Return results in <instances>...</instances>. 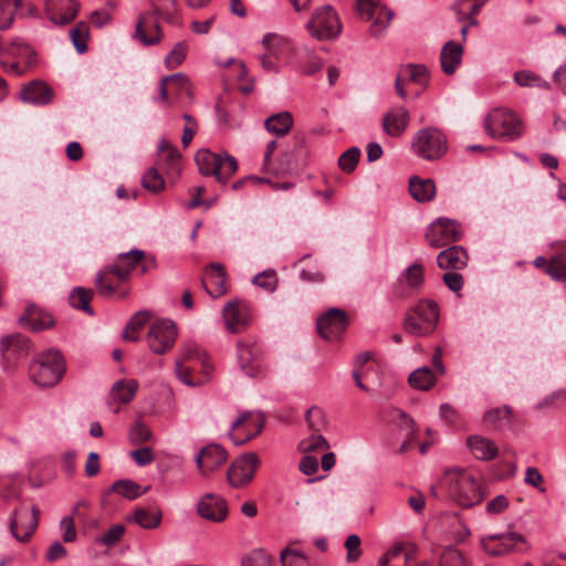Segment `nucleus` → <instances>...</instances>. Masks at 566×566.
I'll return each instance as SVG.
<instances>
[{
    "instance_id": "nucleus-22",
    "label": "nucleus",
    "mask_w": 566,
    "mask_h": 566,
    "mask_svg": "<svg viewBox=\"0 0 566 566\" xmlns=\"http://www.w3.org/2000/svg\"><path fill=\"white\" fill-rule=\"evenodd\" d=\"M198 514L212 522H222L228 516L227 502L213 493L205 494L197 504Z\"/></svg>"
},
{
    "instance_id": "nucleus-24",
    "label": "nucleus",
    "mask_w": 566,
    "mask_h": 566,
    "mask_svg": "<svg viewBox=\"0 0 566 566\" xmlns=\"http://www.w3.org/2000/svg\"><path fill=\"white\" fill-rule=\"evenodd\" d=\"M20 97L24 103L43 106L53 101L54 92L45 82L34 80L23 86Z\"/></svg>"
},
{
    "instance_id": "nucleus-45",
    "label": "nucleus",
    "mask_w": 566,
    "mask_h": 566,
    "mask_svg": "<svg viewBox=\"0 0 566 566\" xmlns=\"http://www.w3.org/2000/svg\"><path fill=\"white\" fill-rule=\"evenodd\" d=\"M150 315L148 312H138L134 314L128 321L125 329L123 331L122 337L125 340L136 342L138 337L135 335L144 325L149 321Z\"/></svg>"
},
{
    "instance_id": "nucleus-35",
    "label": "nucleus",
    "mask_w": 566,
    "mask_h": 566,
    "mask_svg": "<svg viewBox=\"0 0 566 566\" xmlns=\"http://www.w3.org/2000/svg\"><path fill=\"white\" fill-rule=\"evenodd\" d=\"M163 512L158 507H138L132 520L145 530H154L160 525ZM130 521V518H128Z\"/></svg>"
},
{
    "instance_id": "nucleus-14",
    "label": "nucleus",
    "mask_w": 566,
    "mask_h": 566,
    "mask_svg": "<svg viewBox=\"0 0 566 566\" xmlns=\"http://www.w3.org/2000/svg\"><path fill=\"white\" fill-rule=\"evenodd\" d=\"M176 338V325L169 319H163L154 323L147 334L148 346L150 350L157 355H163L170 350Z\"/></svg>"
},
{
    "instance_id": "nucleus-54",
    "label": "nucleus",
    "mask_w": 566,
    "mask_h": 566,
    "mask_svg": "<svg viewBox=\"0 0 566 566\" xmlns=\"http://www.w3.org/2000/svg\"><path fill=\"white\" fill-rule=\"evenodd\" d=\"M280 562L282 566H310V560L305 554L289 547L281 552Z\"/></svg>"
},
{
    "instance_id": "nucleus-53",
    "label": "nucleus",
    "mask_w": 566,
    "mask_h": 566,
    "mask_svg": "<svg viewBox=\"0 0 566 566\" xmlns=\"http://www.w3.org/2000/svg\"><path fill=\"white\" fill-rule=\"evenodd\" d=\"M142 185L145 189L157 193L165 188V180L156 167L149 168L142 178Z\"/></svg>"
},
{
    "instance_id": "nucleus-3",
    "label": "nucleus",
    "mask_w": 566,
    "mask_h": 566,
    "mask_svg": "<svg viewBox=\"0 0 566 566\" xmlns=\"http://www.w3.org/2000/svg\"><path fill=\"white\" fill-rule=\"evenodd\" d=\"M195 161L202 176H213L221 185H226L238 170L237 159L226 151L217 154L209 149H200L195 156Z\"/></svg>"
},
{
    "instance_id": "nucleus-55",
    "label": "nucleus",
    "mask_w": 566,
    "mask_h": 566,
    "mask_svg": "<svg viewBox=\"0 0 566 566\" xmlns=\"http://www.w3.org/2000/svg\"><path fill=\"white\" fill-rule=\"evenodd\" d=\"M128 439L132 444H142L151 439V431L140 420H137L128 431Z\"/></svg>"
},
{
    "instance_id": "nucleus-52",
    "label": "nucleus",
    "mask_w": 566,
    "mask_h": 566,
    "mask_svg": "<svg viewBox=\"0 0 566 566\" xmlns=\"http://www.w3.org/2000/svg\"><path fill=\"white\" fill-rule=\"evenodd\" d=\"M0 53H8L13 56H34V52L31 50V48L23 43L20 39H14L9 44H4L1 35Z\"/></svg>"
},
{
    "instance_id": "nucleus-42",
    "label": "nucleus",
    "mask_w": 566,
    "mask_h": 566,
    "mask_svg": "<svg viewBox=\"0 0 566 566\" xmlns=\"http://www.w3.org/2000/svg\"><path fill=\"white\" fill-rule=\"evenodd\" d=\"M150 486L142 490V486L132 480H118L113 483L112 490L128 500H134L146 493Z\"/></svg>"
},
{
    "instance_id": "nucleus-13",
    "label": "nucleus",
    "mask_w": 566,
    "mask_h": 566,
    "mask_svg": "<svg viewBox=\"0 0 566 566\" xmlns=\"http://www.w3.org/2000/svg\"><path fill=\"white\" fill-rule=\"evenodd\" d=\"M39 510L32 506L30 510L20 506L14 510L10 517V531L13 537L19 542H28L39 525Z\"/></svg>"
},
{
    "instance_id": "nucleus-15",
    "label": "nucleus",
    "mask_w": 566,
    "mask_h": 566,
    "mask_svg": "<svg viewBox=\"0 0 566 566\" xmlns=\"http://www.w3.org/2000/svg\"><path fill=\"white\" fill-rule=\"evenodd\" d=\"M357 11L361 19L373 21L370 32L379 35L394 18V11L380 7L379 0H356Z\"/></svg>"
},
{
    "instance_id": "nucleus-31",
    "label": "nucleus",
    "mask_w": 566,
    "mask_h": 566,
    "mask_svg": "<svg viewBox=\"0 0 566 566\" xmlns=\"http://www.w3.org/2000/svg\"><path fill=\"white\" fill-rule=\"evenodd\" d=\"M88 507L86 500H80L73 506L70 515L64 516L60 522V528L62 531V539L64 543H74L77 539V532L75 528V518L84 517L82 509Z\"/></svg>"
},
{
    "instance_id": "nucleus-61",
    "label": "nucleus",
    "mask_w": 566,
    "mask_h": 566,
    "mask_svg": "<svg viewBox=\"0 0 566 566\" xmlns=\"http://www.w3.org/2000/svg\"><path fill=\"white\" fill-rule=\"evenodd\" d=\"M253 283L265 291L273 292L277 285L275 271L268 270L254 276Z\"/></svg>"
},
{
    "instance_id": "nucleus-19",
    "label": "nucleus",
    "mask_w": 566,
    "mask_h": 566,
    "mask_svg": "<svg viewBox=\"0 0 566 566\" xmlns=\"http://www.w3.org/2000/svg\"><path fill=\"white\" fill-rule=\"evenodd\" d=\"M75 0H45V13L55 25H65L72 22L78 11Z\"/></svg>"
},
{
    "instance_id": "nucleus-43",
    "label": "nucleus",
    "mask_w": 566,
    "mask_h": 566,
    "mask_svg": "<svg viewBox=\"0 0 566 566\" xmlns=\"http://www.w3.org/2000/svg\"><path fill=\"white\" fill-rule=\"evenodd\" d=\"M164 83H168L169 90L179 97L182 95L191 96L192 94L189 78L184 73L164 76Z\"/></svg>"
},
{
    "instance_id": "nucleus-9",
    "label": "nucleus",
    "mask_w": 566,
    "mask_h": 566,
    "mask_svg": "<svg viewBox=\"0 0 566 566\" xmlns=\"http://www.w3.org/2000/svg\"><path fill=\"white\" fill-rule=\"evenodd\" d=\"M462 235V227L457 220L440 217L429 224L424 239L431 248L439 249L460 241Z\"/></svg>"
},
{
    "instance_id": "nucleus-11",
    "label": "nucleus",
    "mask_w": 566,
    "mask_h": 566,
    "mask_svg": "<svg viewBox=\"0 0 566 566\" xmlns=\"http://www.w3.org/2000/svg\"><path fill=\"white\" fill-rule=\"evenodd\" d=\"M481 546L491 556H503L513 551L530 548L525 537L514 532L490 535L481 541Z\"/></svg>"
},
{
    "instance_id": "nucleus-33",
    "label": "nucleus",
    "mask_w": 566,
    "mask_h": 566,
    "mask_svg": "<svg viewBox=\"0 0 566 566\" xmlns=\"http://www.w3.org/2000/svg\"><path fill=\"white\" fill-rule=\"evenodd\" d=\"M138 388V384L134 379L124 380L119 379L115 381L112 386L111 392L108 395L107 402L112 405L113 402L128 403L133 400Z\"/></svg>"
},
{
    "instance_id": "nucleus-47",
    "label": "nucleus",
    "mask_w": 566,
    "mask_h": 566,
    "mask_svg": "<svg viewBox=\"0 0 566 566\" xmlns=\"http://www.w3.org/2000/svg\"><path fill=\"white\" fill-rule=\"evenodd\" d=\"M241 566H276V564L270 554L261 548H256L242 557Z\"/></svg>"
},
{
    "instance_id": "nucleus-10",
    "label": "nucleus",
    "mask_w": 566,
    "mask_h": 566,
    "mask_svg": "<svg viewBox=\"0 0 566 566\" xmlns=\"http://www.w3.org/2000/svg\"><path fill=\"white\" fill-rule=\"evenodd\" d=\"M145 261V252L139 249H132L128 252L119 253L112 264L106 265V272H112L120 283H125L130 279V273L140 265V272L146 273L149 271L150 264Z\"/></svg>"
},
{
    "instance_id": "nucleus-60",
    "label": "nucleus",
    "mask_w": 566,
    "mask_h": 566,
    "mask_svg": "<svg viewBox=\"0 0 566 566\" xmlns=\"http://www.w3.org/2000/svg\"><path fill=\"white\" fill-rule=\"evenodd\" d=\"M193 366H186L182 365V359H176L175 361V370L178 379L186 384L189 387H196L199 386L202 381L201 380H195L191 377Z\"/></svg>"
},
{
    "instance_id": "nucleus-36",
    "label": "nucleus",
    "mask_w": 566,
    "mask_h": 566,
    "mask_svg": "<svg viewBox=\"0 0 566 566\" xmlns=\"http://www.w3.org/2000/svg\"><path fill=\"white\" fill-rule=\"evenodd\" d=\"M265 128L276 136H285L293 126V116L290 112H280L266 118Z\"/></svg>"
},
{
    "instance_id": "nucleus-38",
    "label": "nucleus",
    "mask_w": 566,
    "mask_h": 566,
    "mask_svg": "<svg viewBox=\"0 0 566 566\" xmlns=\"http://www.w3.org/2000/svg\"><path fill=\"white\" fill-rule=\"evenodd\" d=\"M512 409L510 406L496 407L484 413L483 420L494 430H501L512 423Z\"/></svg>"
},
{
    "instance_id": "nucleus-1",
    "label": "nucleus",
    "mask_w": 566,
    "mask_h": 566,
    "mask_svg": "<svg viewBox=\"0 0 566 566\" xmlns=\"http://www.w3.org/2000/svg\"><path fill=\"white\" fill-rule=\"evenodd\" d=\"M151 9L144 11L138 15L133 39L139 41L143 45H156L164 33L159 24V19L171 21L175 10V0H150Z\"/></svg>"
},
{
    "instance_id": "nucleus-58",
    "label": "nucleus",
    "mask_w": 566,
    "mask_h": 566,
    "mask_svg": "<svg viewBox=\"0 0 566 566\" xmlns=\"http://www.w3.org/2000/svg\"><path fill=\"white\" fill-rule=\"evenodd\" d=\"M305 420L310 430L319 432L326 426V419L323 410L316 406L311 407L305 415Z\"/></svg>"
},
{
    "instance_id": "nucleus-16",
    "label": "nucleus",
    "mask_w": 566,
    "mask_h": 566,
    "mask_svg": "<svg viewBox=\"0 0 566 566\" xmlns=\"http://www.w3.org/2000/svg\"><path fill=\"white\" fill-rule=\"evenodd\" d=\"M262 429V418L254 416L250 411H245L233 421L229 436L232 438L234 444L241 446L258 436Z\"/></svg>"
},
{
    "instance_id": "nucleus-34",
    "label": "nucleus",
    "mask_w": 566,
    "mask_h": 566,
    "mask_svg": "<svg viewBox=\"0 0 566 566\" xmlns=\"http://www.w3.org/2000/svg\"><path fill=\"white\" fill-rule=\"evenodd\" d=\"M409 192L418 202H429L436 196V184L431 179L413 176L409 180Z\"/></svg>"
},
{
    "instance_id": "nucleus-30",
    "label": "nucleus",
    "mask_w": 566,
    "mask_h": 566,
    "mask_svg": "<svg viewBox=\"0 0 566 566\" xmlns=\"http://www.w3.org/2000/svg\"><path fill=\"white\" fill-rule=\"evenodd\" d=\"M463 46L454 41H448L441 50L440 62L442 71L452 75L462 62Z\"/></svg>"
},
{
    "instance_id": "nucleus-59",
    "label": "nucleus",
    "mask_w": 566,
    "mask_h": 566,
    "mask_svg": "<svg viewBox=\"0 0 566 566\" xmlns=\"http://www.w3.org/2000/svg\"><path fill=\"white\" fill-rule=\"evenodd\" d=\"M439 566H469V564L459 551L449 547L441 554Z\"/></svg>"
},
{
    "instance_id": "nucleus-62",
    "label": "nucleus",
    "mask_w": 566,
    "mask_h": 566,
    "mask_svg": "<svg viewBox=\"0 0 566 566\" xmlns=\"http://www.w3.org/2000/svg\"><path fill=\"white\" fill-rule=\"evenodd\" d=\"M360 537L356 534L349 535L345 542V547L347 549L346 560L348 563L356 562L360 554Z\"/></svg>"
},
{
    "instance_id": "nucleus-4",
    "label": "nucleus",
    "mask_w": 566,
    "mask_h": 566,
    "mask_svg": "<svg viewBox=\"0 0 566 566\" xmlns=\"http://www.w3.org/2000/svg\"><path fill=\"white\" fill-rule=\"evenodd\" d=\"M29 373L32 381L38 386H55L65 373L63 356L57 350H48L30 365Z\"/></svg>"
},
{
    "instance_id": "nucleus-44",
    "label": "nucleus",
    "mask_w": 566,
    "mask_h": 566,
    "mask_svg": "<svg viewBox=\"0 0 566 566\" xmlns=\"http://www.w3.org/2000/svg\"><path fill=\"white\" fill-rule=\"evenodd\" d=\"M400 280L413 290H419L424 283V266L421 263L410 264L401 274Z\"/></svg>"
},
{
    "instance_id": "nucleus-46",
    "label": "nucleus",
    "mask_w": 566,
    "mask_h": 566,
    "mask_svg": "<svg viewBox=\"0 0 566 566\" xmlns=\"http://www.w3.org/2000/svg\"><path fill=\"white\" fill-rule=\"evenodd\" d=\"M22 0H0V30H8L15 15V10L21 7Z\"/></svg>"
},
{
    "instance_id": "nucleus-28",
    "label": "nucleus",
    "mask_w": 566,
    "mask_h": 566,
    "mask_svg": "<svg viewBox=\"0 0 566 566\" xmlns=\"http://www.w3.org/2000/svg\"><path fill=\"white\" fill-rule=\"evenodd\" d=\"M467 251L460 245H451L437 256V264L442 270H460L467 265Z\"/></svg>"
},
{
    "instance_id": "nucleus-12",
    "label": "nucleus",
    "mask_w": 566,
    "mask_h": 566,
    "mask_svg": "<svg viewBox=\"0 0 566 566\" xmlns=\"http://www.w3.org/2000/svg\"><path fill=\"white\" fill-rule=\"evenodd\" d=\"M260 460L255 453H244L237 458L227 471L228 483L235 489H242L253 480Z\"/></svg>"
},
{
    "instance_id": "nucleus-26",
    "label": "nucleus",
    "mask_w": 566,
    "mask_h": 566,
    "mask_svg": "<svg viewBox=\"0 0 566 566\" xmlns=\"http://www.w3.org/2000/svg\"><path fill=\"white\" fill-rule=\"evenodd\" d=\"M382 129L391 137H400L409 124V113L402 107H394L382 116Z\"/></svg>"
},
{
    "instance_id": "nucleus-5",
    "label": "nucleus",
    "mask_w": 566,
    "mask_h": 566,
    "mask_svg": "<svg viewBox=\"0 0 566 566\" xmlns=\"http://www.w3.org/2000/svg\"><path fill=\"white\" fill-rule=\"evenodd\" d=\"M411 146L420 158L433 161L444 156L448 140L440 129L426 127L416 133Z\"/></svg>"
},
{
    "instance_id": "nucleus-39",
    "label": "nucleus",
    "mask_w": 566,
    "mask_h": 566,
    "mask_svg": "<svg viewBox=\"0 0 566 566\" xmlns=\"http://www.w3.org/2000/svg\"><path fill=\"white\" fill-rule=\"evenodd\" d=\"M258 349L242 342L238 343V359L244 374L253 376L259 368L255 364Z\"/></svg>"
},
{
    "instance_id": "nucleus-29",
    "label": "nucleus",
    "mask_w": 566,
    "mask_h": 566,
    "mask_svg": "<svg viewBox=\"0 0 566 566\" xmlns=\"http://www.w3.org/2000/svg\"><path fill=\"white\" fill-rule=\"evenodd\" d=\"M467 446L475 459L491 461L499 454V448L491 440L482 436H470L467 439Z\"/></svg>"
},
{
    "instance_id": "nucleus-2",
    "label": "nucleus",
    "mask_w": 566,
    "mask_h": 566,
    "mask_svg": "<svg viewBox=\"0 0 566 566\" xmlns=\"http://www.w3.org/2000/svg\"><path fill=\"white\" fill-rule=\"evenodd\" d=\"M441 483L450 499L462 507H471L485 497L480 482L465 470L447 471Z\"/></svg>"
},
{
    "instance_id": "nucleus-21",
    "label": "nucleus",
    "mask_w": 566,
    "mask_h": 566,
    "mask_svg": "<svg viewBox=\"0 0 566 566\" xmlns=\"http://www.w3.org/2000/svg\"><path fill=\"white\" fill-rule=\"evenodd\" d=\"M201 284L206 292L213 298L226 294L228 286L224 266L220 263H210L206 266Z\"/></svg>"
},
{
    "instance_id": "nucleus-40",
    "label": "nucleus",
    "mask_w": 566,
    "mask_h": 566,
    "mask_svg": "<svg viewBox=\"0 0 566 566\" xmlns=\"http://www.w3.org/2000/svg\"><path fill=\"white\" fill-rule=\"evenodd\" d=\"M93 290L85 287H74L70 294V304L76 310H81L88 315H93L94 311L91 306Z\"/></svg>"
},
{
    "instance_id": "nucleus-17",
    "label": "nucleus",
    "mask_w": 566,
    "mask_h": 566,
    "mask_svg": "<svg viewBox=\"0 0 566 566\" xmlns=\"http://www.w3.org/2000/svg\"><path fill=\"white\" fill-rule=\"evenodd\" d=\"M347 325L346 312L335 307L326 311L316 323L319 335L327 340L338 338L345 332Z\"/></svg>"
},
{
    "instance_id": "nucleus-32",
    "label": "nucleus",
    "mask_w": 566,
    "mask_h": 566,
    "mask_svg": "<svg viewBox=\"0 0 566 566\" xmlns=\"http://www.w3.org/2000/svg\"><path fill=\"white\" fill-rule=\"evenodd\" d=\"M109 274L112 272H106V266L97 273L94 281L97 293L104 298L124 300L128 295V291L114 285L108 280Z\"/></svg>"
},
{
    "instance_id": "nucleus-57",
    "label": "nucleus",
    "mask_w": 566,
    "mask_h": 566,
    "mask_svg": "<svg viewBox=\"0 0 566 566\" xmlns=\"http://www.w3.org/2000/svg\"><path fill=\"white\" fill-rule=\"evenodd\" d=\"M188 45L186 42H178L174 49L165 57V65L167 69H176L179 66L187 56Z\"/></svg>"
},
{
    "instance_id": "nucleus-63",
    "label": "nucleus",
    "mask_w": 566,
    "mask_h": 566,
    "mask_svg": "<svg viewBox=\"0 0 566 566\" xmlns=\"http://www.w3.org/2000/svg\"><path fill=\"white\" fill-rule=\"evenodd\" d=\"M441 418L451 426H458L462 422V417L458 409L450 403H442L440 406Z\"/></svg>"
},
{
    "instance_id": "nucleus-51",
    "label": "nucleus",
    "mask_w": 566,
    "mask_h": 566,
    "mask_svg": "<svg viewBox=\"0 0 566 566\" xmlns=\"http://www.w3.org/2000/svg\"><path fill=\"white\" fill-rule=\"evenodd\" d=\"M399 72L400 74H403L407 82H413L419 85H426L428 82V72L423 65L408 64L407 66L401 67Z\"/></svg>"
},
{
    "instance_id": "nucleus-27",
    "label": "nucleus",
    "mask_w": 566,
    "mask_h": 566,
    "mask_svg": "<svg viewBox=\"0 0 566 566\" xmlns=\"http://www.w3.org/2000/svg\"><path fill=\"white\" fill-rule=\"evenodd\" d=\"M181 154L166 138H161L158 145L157 166L169 172L179 174Z\"/></svg>"
},
{
    "instance_id": "nucleus-56",
    "label": "nucleus",
    "mask_w": 566,
    "mask_h": 566,
    "mask_svg": "<svg viewBox=\"0 0 566 566\" xmlns=\"http://www.w3.org/2000/svg\"><path fill=\"white\" fill-rule=\"evenodd\" d=\"M360 158V149L358 147H350L344 151L338 158V166L345 172L355 170Z\"/></svg>"
},
{
    "instance_id": "nucleus-7",
    "label": "nucleus",
    "mask_w": 566,
    "mask_h": 566,
    "mask_svg": "<svg viewBox=\"0 0 566 566\" xmlns=\"http://www.w3.org/2000/svg\"><path fill=\"white\" fill-rule=\"evenodd\" d=\"M410 312L415 313L422 319L423 325H418L413 317L406 316L403 322L405 331L416 336H427L436 329L440 310L436 301L430 298H422L416 305L409 308Z\"/></svg>"
},
{
    "instance_id": "nucleus-50",
    "label": "nucleus",
    "mask_w": 566,
    "mask_h": 566,
    "mask_svg": "<svg viewBox=\"0 0 566 566\" xmlns=\"http://www.w3.org/2000/svg\"><path fill=\"white\" fill-rule=\"evenodd\" d=\"M90 28L86 22H78L76 27H74L70 31V38L73 42L74 48L78 53H84L87 50L86 41L88 39Z\"/></svg>"
},
{
    "instance_id": "nucleus-18",
    "label": "nucleus",
    "mask_w": 566,
    "mask_h": 566,
    "mask_svg": "<svg viewBox=\"0 0 566 566\" xmlns=\"http://www.w3.org/2000/svg\"><path fill=\"white\" fill-rule=\"evenodd\" d=\"M30 349L29 339L21 334L4 336L0 342V352L8 369L12 368L20 359L25 358Z\"/></svg>"
},
{
    "instance_id": "nucleus-49",
    "label": "nucleus",
    "mask_w": 566,
    "mask_h": 566,
    "mask_svg": "<svg viewBox=\"0 0 566 566\" xmlns=\"http://www.w3.org/2000/svg\"><path fill=\"white\" fill-rule=\"evenodd\" d=\"M125 531L126 528L123 524L112 525L103 535L95 537L94 543L113 547L122 541Z\"/></svg>"
},
{
    "instance_id": "nucleus-41",
    "label": "nucleus",
    "mask_w": 566,
    "mask_h": 566,
    "mask_svg": "<svg viewBox=\"0 0 566 566\" xmlns=\"http://www.w3.org/2000/svg\"><path fill=\"white\" fill-rule=\"evenodd\" d=\"M408 381L416 389L428 390L436 384V377L429 367H421L409 375Z\"/></svg>"
},
{
    "instance_id": "nucleus-64",
    "label": "nucleus",
    "mask_w": 566,
    "mask_h": 566,
    "mask_svg": "<svg viewBox=\"0 0 566 566\" xmlns=\"http://www.w3.org/2000/svg\"><path fill=\"white\" fill-rule=\"evenodd\" d=\"M302 447L304 451H313L318 449H328L329 444L322 434L313 432V434L307 440L302 442Z\"/></svg>"
},
{
    "instance_id": "nucleus-48",
    "label": "nucleus",
    "mask_w": 566,
    "mask_h": 566,
    "mask_svg": "<svg viewBox=\"0 0 566 566\" xmlns=\"http://www.w3.org/2000/svg\"><path fill=\"white\" fill-rule=\"evenodd\" d=\"M177 359H182V365H186L187 361H193L195 364L200 363L202 366V373L206 377L212 369L211 364L207 361L203 354L197 346H187Z\"/></svg>"
},
{
    "instance_id": "nucleus-8",
    "label": "nucleus",
    "mask_w": 566,
    "mask_h": 566,
    "mask_svg": "<svg viewBox=\"0 0 566 566\" xmlns=\"http://www.w3.org/2000/svg\"><path fill=\"white\" fill-rule=\"evenodd\" d=\"M306 29L317 40H334L342 31V23L335 9L325 4L313 12L311 20L306 23Z\"/></svg>"
},
{
    "instance_id": "nucleus-25",
    "label": "nucleus",
    "mask_w": 566,
    "mask_h": 566,
    "mask_svg": "<svg viewBox=\"0 0 566 566\" xmlns=\"http://www.w3.org/2000/svg\"><path fill=\"white\" fill-rule=\"evenodd\" d=\"M19 323L22 327H28L32 332H41L51 328L54 325V319L51 314L35 304H29L24 314L19 318Z\"/></svg>"
},
{
    "instance_id": "nucleus-20",
    "label": "nucleus",
    "mask_w": 566,
    "mask_h": 566,
    "mask_svg": "<svg viewBox=\"0 0 566 566\" xmlns=\"http://www.w3.org/2000/svg\"><path fill=\"white\" fill-rule=\"evenodd\" d=\"M228 453L224 448L217 443H211L201 449L196 457V463L203 476L218 470L226 463Z\"/></svg>"
},
{
    "instance_id": "nucleus-6",
    "label": "nucleus",
    "mask_w": 566,
    "mask_h": 566,
    "mask_svg": "<svg viewBox=\"0 0 566 566\" xmlns=\"http://www.w3.org/2000/svg\"><path fill=\"white\" fill-rule=\"evenodd\" d=\"M486 133L493 138L514 140L523 134L520 118L510 109L496 108L488 115L484 122Z\"/></svg>"
},
{
    "instance_id": "nucleus-23",
    "label": "nucleus",
    "mask_w": 566,
    "mask_h": 566,
    "mask_svg": "<svg viewBox=\"0 0 566 566\" xmlns=\"http://www.w3.org/2000/svg\"><path fill=\"white\" fill-rule=\"evenodd\" d=\"M226 327L230 333H240L249 323V311L245 303L230 301L222 310Z\"/></svg>"
},
{
    "instance_id": "nucleus-37",
    "label": "nucleus",
    "mask_w": 566,
    "mask_h": 566,
    "mask_svg": "<svg viewBox=\"0 0 566 566\" xmlns=\"http://www.w3.org/2000/svg\"><path fill=\"white\" fill-rule=\"evenodd\" d=\"M548 275L555 281H566V241L554 247Z\"/></svg>"
}]
</instances>
